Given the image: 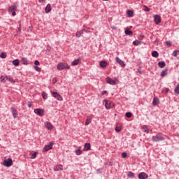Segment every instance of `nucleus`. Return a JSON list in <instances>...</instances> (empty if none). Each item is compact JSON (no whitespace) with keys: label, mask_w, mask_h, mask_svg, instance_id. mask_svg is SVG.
Masks as SVG:
<instances>
[{"label":"nucleus","mask_w":179,"mask_h":179,"mask_svg":"<svg viewBox=\"0 0 179 179\" xmlns=\"http://www.w3.org/2000/svg\"><path fill=\"white\" fill-rule=\"evenodd\" d=\"M12 13V16H16V12L15 11H13Z\"/></svg>","instance_id":"3c124183"},{"label":"nucleus","mask_w":179,"mask_h":179,"mask_svg":"<svg viewBox=\"0 0 179 179\" xmlns=\"http://www.w3.org/2000/svg\"><path fill=\"white\" fill-rule=\"evenodd\" d=\"M125 116H126L127 118H131V117H132V113H130V112H127V113H126Z\"/></svg>","instance_id":"ea45409f"},{"label":"nucleus","mask_w":179,"mask_h":179,"mask_svg":"<svg viewBox=\"0 0 179 179\" xmlns=\"http://www.w3.org/2000/svg\"><path fill=\"white\" fill-rule=\"evenodd\" d=\"M127 15L129 17H132V16H134V11L131 10H127Z\"/></svg>","instance_id":"c756f323"},{"label":"nucleus","mask_w":179,"mask_h":179,"mask_svg":"<svg viewBox=\"0 0 179 179\" xmlns=\"http://www.w3.org/2000/svg\"><path fill=\"white\" fill-rule=\"evenodd\" d=\"M63 167L62 164H59L57 165L55 168H54V171H59L61 170H62Z\"/></svg>","instance_id":"412c9836"},{"label":"nucleus","mask_w":179,"mask_h":179,"mask_svg":"<svg viewBox=\"0 0 179 179\" xmlns=\"http://www.w3.org/2000/svg\"><path fill=\"white\" fill-rule=\"evenodd\" d=\"M167 92H169V88H166V93H167Z\"/></svg>","instance_id":"4d7b16f0"},{"label":"nucleus","mask_w":179,"mask_h":179,"mask_svg":"<svg viewBox=\"0 0 179 179\" xmlns=\"http://www.w3.org/2000/svg\"><path fill=\"white\" fill-rule=\"evenodd\" d=\"M20 64V61H19L18 59H16L13 61V65H14L15 66H19Z\"/></svg>","instance_id":"5701e85b"},{"label":"nucleus","mask_w":179,"mask_h":179,"mask_svg":"<svg viewBox=\"0 0 179 179\" xmlns=\"http://www.w3.org/2000/svg\"><path fill=\"white\" fill-rule=\"evenodd\" d=\"M143 10H144L145 12H150V8H149L148 6H143Z\"/></svg>","instance_id":"f704fd0d"},{"label":"nucleus","mask_w":179,"mask_h":179,"mask_svg":"<svg viewBox=\"0 0 179 179\" xmlns=\"http://www.w3.org/2000/svg\"><path fill=\"white\" fill-rule=\"evenodd\" d=\"M160 103V101L159 100V98L154 97L152 101V106H157Z\"/></svg>","instance_id":"f3484780"},{"label":"nucleus","mask_w":179,"mask_h":179,"mask_svg":"<svg viewBox=\"0 0 179 179\" xmlns=\"http://www.w3.org/2000/svg\"><path fill=\"white\" fill-rule=\"evenodd\" d=\"M18 23H19V26H20L22 21H19Z\"/></svg>","instance_id":"6e6d98bb"},{"label":"nucleus","mask_w":179,"mask_h":179,"mask_svg":"<svg viewBox=\"0 0 179 179\" xmlns=\"http://www.w3.org/2000/svg\"><path fill=\"white\" fill-rule=\"evenodd\" d=\"M103 101L105 102V107L107 110H110L114 107V103L113 101H107L106 99H104Z\"/></svg>","instance_id":"39448f33"},{"label":"nucleus","mask_w":179,"mask_h":179,"mask_svg":"<svg viewBox=\"0 0 179 179\" xmlns=\"http://www.w3.org/2000/svg\"><path fill=\"white\" fill-rule=\"evenodd\" d=\"M45 125L47 129H49V131H51V129H52V124H51V123L50 122H46L45 123Z\"/></svg>","instance_id":"a211bd4d"},{"label":"nucleus","mask_w":179,"mask_h":179,"mask_svg":"<svg viewBox=\"0 0 179 179\" xmlns=\"http://www.w3.org/2000/svg\"><path fill=\"white\" fill-rule=\"evenodd\" d=\"M167 71L168 69H165V70H163L162 72H161V77L162 78H164V76H166L167 75Z\"/></svg>","instance_id":"bb28decb"},{"label":"nucleus","mask_w":179,"mask_h":179,"mask_svg":"<svg viewBox=\"0 0 179 179\" xmlns=\"http://www.w3.org/2000/svg\"><path fill=\"white\" fill-rule=\"evenodd\" d=\"M177 50H174L173 52V57H177Z\"/></svg>","instance_id":"a18cd8bd"},{"label":"nucleus","mask_w":179,"mask_h":179,"mask_svg":"<svg viewBox=\"0 0 179 179\" xmlns=\"http://www.w3.org/2000/svg\"><path fill=\"white\" fill-rule=\"evenodd\" d=\"M127 177L132 178L135 177V174H134L133 172L129 171L127 174Z\"/></svg>","instance_id":"72a5a7b5"},{"label":"nucleus","mask_w":179,"mask_h":179,"mask_svg":"<svg viewBox=\"0 0 179 179\" xmlns=\"http://www.w3.org/2000/svg\"><path fill=\"white\" fill-rule=\"evenodd\" d=\"M121 129H122L121 127H115L116 132H121Z\"/></svg>","instance_id":"79ce46f5"},{"label":"nucleus","mask_w":179,"mask_h":179,"mask_svg":"<svg viewBox=\"0 0 179 179\" xmlns=\"http://www.w3.org/2000/svg\"><path fill=\"white\" fill-rule=\"evenodd\" d=\"M116 62L117 64H119V65H120V66H122L124 68V66H125V63L124 62V61L121 60V59H120V57H116Z\"/></svg>","instance_id":"4468645a"},{"label":"nucleus","mask_w":179,"mask_h":179,"mask_svg":"<svg viewBox=\"0 0 179 179\" xmlns=\"http://www.w3.org/2000/svg\"><path fill=\"white\" fill-rule=\"evenodd\" d=\"M8 76H1L0 77V82H1L2 83H5V82H6V80H8Z\"/></svg>","instance_id":"dca6fc26"},{"label":"nucleus","mask_w":179,"mask_h":179,"mask_svg":"<svg viewBox=\"0 0 179 179\" xmlns=\"http://www.w3.org/2000/svg\"><path fill=\"white\" fill-rule=\"evenodd\" d=\"M142 44V42L141 41H134L133 45H141Z\"/></svg>","instance_id":"7c9ffc66"},{"label":"nucleus","mask_w":179,"mask_h":179,"mask_svg":"<svg viewBox=\"0 0 179 179\" xmlns=\"http://www.w3.org/2000/svg\"><path fill=\"white\" fill-rule=\"evenodd\" d=\"M22 62L23 65H29V62H27V59L25 57L22 58Z\"/></svg>","instance_id":"c85d7f7f"},{"label":"nucleus","mask_w":179,"mask_h":179,"mask_svg":"<svg viewBox=\"0 0 179 179\" xmlns=\"http://www.w3.org/2000/svg\"><path fill=\"white\" fill-rule=\"evenodd\" d=\"M34 64L35 65H40V62H38V60H36L35 62H34Z\"/></svg>","instance_id":"49530a36"},{"label":"nucleus","mask_w":179,"mask_h":179,"mask_svg":"<svg viewBox=\"0 0 179 179\" xmlns=\"http://www.w3.org/2000/svg\"><path fill=\"white\" fill-rule=\"evenodd\" d=\"M8 80H9V82H10V83H15V80H13V78H12L10 76H8Z\"/></svg>","instance_id":"a19ab883"},{"label":"nucleus","mask_w":179,"mask_h":179,"mask_svg":"<svg viewBox=\"0 0 179 179\" xmlns=\"http://www.w3.org/2000/svg\"><path fill=\"white\" fill-rule=\"evenodd\" d=\"M11 113L13 115V118L16 119L18 117L17 110L15 107H11Z\"/></svg>","instance_id":"9b49d317"},{"label":"nucleus","mask_w":179,"mask_h":179,"mask_svg":"<svg viewBox=\"0 0 179 179\" xmlns=\"http://www.w3.org/2000/svg\"><path fill=\"white\" fill-rule=\"evenodd\" d=\"M166 45H167L168 47H171V42L170 41H166L165 42Z\"/></svg>","instance_id":"c03bdc74"},{"label":"nucleus","mask_w":179,"mask_h":179,"mask_svg":"<svg viewBox=\"0 0 179 179\" xmlns=\"http://www.w3.org/2000/svg\"><path fill=\"white\" fill-rule=\"evenodd\" d=\"M158 66L159 67V68H161V69H163V68H164L165 66H166V62H159V63H158Z\"/></svg>","instance_id":"b1692460"},{"label":"nucleus","mask_w":179,"mask_h":179,"mask_svg":"<svg viewBox=\"0 0 179 179\" xmlns=\"http://www.w3.org/2000/svg\"><path fill=\"white\" fill-rule=\"evenodd\" d=\"M42 97L44 99V100H47V99H48V94L45 92H43Z\"/></svg>","instance_id":"473e14b6"},{"label":"nucleus","mask_w":179,"mask_h":179,"mask_svg":"<svg viewBox=\"0 0 179 179\" xmlns=\"http://www.w3.org/2000/svg\"><path fill=\"white\" fill-rule=\"evenodd\" d=\"M80 61H82V57H78L77 59H75L71 62L72 66H76V65H78Z\"/></svg>","instance_id":"f8f14e48"},{"label":"nucleus","mask_w":179,"mask_h":179,"mask_svg":"<svg viewBox=\"0 0 179 179\" xmlns=\"http://www.w3.org/2000/svg\"><path fill=\"white\" fill-rule=\"evenodd\" d=\"M84 31H86V33H90V29L88 28L87 30L84 29Z\"/></svg>","instance_id":"8fccbe9b"},{"label":"nucleus","mask_w":179,"mask_h":179,"mask_svg":"<svg viewBox=\"0 0 179 179\" xmlns=\"http://www.w3.org/2000/svg\"><path fill=\"white\" fill-rule=\"evenodd\" d=\"M40 179H44V178H41Z\"/></svg>","instance_id":"13d9d810"},{"label":"nucleus","mask_w":179,"mask_h":179,"mask_svg":"<svg viewBox=\"0 0 179 179\" xmlns=\"http://www.w3.org/2000/svg\"><path fill=\"white\" fill-rule=\"evenodd\" d=\"M37 155H38V152H35L34 154L31 155V159H36V157H37Z\"/></svg>","instance_id":"c9c22d12"},{"label":"nucleus","mask_w":179,"mask_h":179,"mask_svg":"<svg viewBox=\"0 0 179 179\" xmlns=\"http://www.w3.org/2000/svg\"><path fill=\"white\" fill-rule=\"evenodd\" d=\"M164 137H163V134L162 133L157 134L156 136H153L152 137V142H160V141H164Z\"/></svg>","instance_id":"f257e3e1"},{"label":"nucleus","mask_w":179,"mask_h":179,"mask_svg":"<svg viewBox=\"0 0 179 179\" xmlns=\"http://www.w3.org/2000/svg\"><path fill=\"white\" fill-rule=\"evenodd\" d=\"M106 93H107V91H106V90L102 91V92H101L102 96H104V94H106Z\"/></svg>","instance_id":"09e8293b"},{"label":"nucleus","mask_w":179,"mask_h":179,"mask_svg":"<svg viewBox=\"0 0 179 179\" xmlns=\"http://www.w3.org/2000/svg\"><path fill=\"white\" fill-rule=\"evenodd\" d=\"M103 1H108V0H103Z\"/></svg>","instance_id":"bf43d9fd"},{"label":"nucleus","mask_w":179,"mask_h":179,"mask_svg":"<svg viewBox=\"0 0 179 179\" xmlns=\"http://www.w3.org/2000/svg\"><path fill=\"white\" fill-rule=\"evenodd\" d=\"M34 112L37 115H39V117H43L44 115V110L43 109L36 108V109H34Z\"/></svg>","instance_id":"1a4fd4ad"},{"label":"nucleus","mask_w":179,"mask_h":179,"mask_svg":"<svg viewBox=\"0 0 179 179\" xmlns=\"http://www.w3.org/2000/svg\"><path fill=\"white\" fill-rule=\"evenodd\" d=\"M145 132H146V134H149V129H146Z\"/></svg>","instance_id":"864d4df0"},{"label":"nucleus","mask_w":179,"mask_h":179,"mask_svg":"<svg viewBox=\"0 0 179 179\" xmlns=\"http://www.w3.org/2000/svg\"><path fill=\"white\" fill-rule=\"evenodd\" d=\"M83 31H85V29L77 31L76 34V37L79 38V37H80L82 36V34H83Z\"/></svg>","instance_id":"4be33fe9"},{"label":"nucleus","mask_w":179,"mask_h":179,"mask_svg":"<svg viewBox=\"0 0 179 179\" xmlns=\"http://www.w3.org/2000/svg\"><path fill=\"white\" fill-rule=\"evenodd\" d=\"M92 118H93V115H91L90 116H88L87 117V120L85 121V125L87 126L90 122H92Z\"/></svg>","instance_id":"2eb2a0df"},{"label":"nucleus","mask_w":179,"mask_h":179,"mask_svg":"<svg viewBox=\"0 0 179 179\" xmlns=\"http://www.w3.org/2000/svg\"><path fill=\"white\" fill-rule=\"evenodd\" d=\"M84 150H85V152H87V151L90 150V143H86L84 145Z\"/></svg>","instance_id":"6ab92c4d"},{"label":"nucleus","mask_w":179,"mask_h":179,"mask_svg":"<svg viewBox=\"0 0 179 179\" xmlns=\"http://www.w3.org/2000/svg\"><path fill=\"white\" fill-rule=\"evenodd\" d=\"M57 83V78H53V82H52V83L54 84V83Z\"/></svg>","instance_id":"603ef678"},{"label":"nucleus","mask_w":179,"mask_h":179,"mask_svg":"<svg viewBox=\"0 0 179 179\" xmlns=\"http://www.w3.org/2000/svg\"><path fill=\"white\" fill-rule=\"evenodd\" d=\"M50 10H51V4L48 3L47 4L45 8V13H50Z\"/></svg>","instance_id":"aec40b11"},{"label":"nucleus","mask_w":179,"mask_h":179,"mask_svg":"<svg viewBox=\"0 0 179 179\" xmlns=\"http://www.w3.org/2000/svg\"><path fill=\"white\" fill-rule=\"evenodd\" d=\"M28 107H31V106H33V103H31V101H29L28 104H27Z\"/></svg>","instance_id":"de8ad7c7"},{"label":"nucleus","mask_w":179,"mask_h":179,"mask_svg":"<svg viewBox=\"0 0 179 179\" xmlns=\"http://www.w3.org/2000/svg\"><path fill=\"white\" fill-rule=\"evenodd\" d=\"M17 6H19L17 5V2H15V3H14L13 6H11L8 7V11L10 13H12V12H15V11L17 10Z\"/></svg>","instance_id":"0eeeda50"},{"label":"nucleus","mask_w":179,"mask_h":179,"mask_svg":"<svg viewBox=\"0 0 179 179\" xmlns=\"http://www.w3.org/2000/svg\"><path fill=\"white\" fill-rule=\"evenodd\" d=\"M34 68L37 72H41V68L38 67V66H34Z\"/></svg>","instance_id":"e433bc0d"},{"label":"nucleus","mask_w":179,"mask_h":179,"mask_svg":"<svg viewBox=\"0 0 179 179\" xmlns=\"http://www.w3.org/2000/svg\"><path fill=\"white\" fill-rule=\"evenodd\" d=\"M52 146H54V142H50L49 145H45L42 152H48V150H51V149H52Z\"/></svg>","instance_id":"6e6552de"},{"label":"nucleus","mask_w":179,"mask_h":179,"mask_svg":"<svg viewBox=\"0 0 179 179\" xmlns=\"http://www.w3.org/2000/svg\"><path fill=\"white\" fill-rule=\"evenodd\" d=\"M39 2L43 3V2H45V0H39Z\"/></svg>","instance_id":"5fc2aeb1"},{"label":"nucleus","mask_w":179,"mask_h":179,"mask_svg":"<svg viewBox=\"0 0 179 179\" xmlns=\"http://www.w3.org/2000/svg\"><path fill=\"white\" fill-rule=\"evenodd\" d=\"M50 93L52 94V96L55 97V99H57L59 101H62V96L59 93L57 92L50 91Z\"/></svg>","instance_id":"423d86ee"},{"label":"nucleus","mask_w":179,"mask_h":179,"mask_svg":"<svg viewBox=\"0 0 179 179\" xmlns=\"http://www.w3.org/2000/svg\"><path fill=\"white\" fill-rule=\"evenodd\" d=\"M124 33L127 36H132L134 34V32L128 29L124 31Z\"/></svg>","instance_id":"393cba45"},{"label":"nucleus","mask_w":179,"mask_h":179,"mask_svg":"<svg viewBox=\"0 0 179 179\" xmlns=\"http://www.w3.org/2000/svg\"><path fill=\"white\" fill-rule=\"evenodd\" d=\"M13 164V161L12 160V158H8L7 159H4L3 162V166H5V167H10Z\"/></svg>","instance_id":"20e7f679"},{"label":"nucleus","mask_w":179,"mask_h":179,"mask_svg":"<svg viewBox=\"0 0 179 179\" xmlns=\"http://www.w3.org/2000/svg\"><path fill=\"white\" fill-rule=\"evenodd\" d=\"M106 83H108V85H112L113 86H114L115 85H117L115 82H118V78H115V80H113L111 79V78L107 77L106 78Z\"/></svg>","instance_id":"7ed1b4c3"},{"label":"nucleus","mask_w":179,"mask_h":179,"mask_svg":"<svg viewBox=\"0 0 179 179\" xmlns=\"http://www.w3.org/2000/svg\"><path fill=\"white\" fill-rule=\"evenodd\" d=\"M154 20L156 24H159L162 22V18L159 15H154Z\"/></svg>","instance_id":"9d476101"},{"label":"nucleus","mask_w":179,"mask_h":179,"mask_svg":"<svg viewBox=\"0 0 179 179\" xmlns=\"http://www.w3.org/2000/svg\"><path fill=\"white\" fill-rule=\"evenodd\" d=\"M174 92H175L176 94H179V83L175 87Z\"/></svg>","instance_id":"2f4dec72"},{"label":"nucleus","mask_w":179,"mask_h":179,"mask_svg":"<svg viewBox=\"0 0 179 179\" xmlns=\"http://www.w3.org/2000/svg\"><path fill=\"white\" fill-rule=\"evenodd\" d=\"M76 155H77V156H80V155H82V150H80V149H78L76 150Z\"/></svg>","instance_id":"4c0bfd02"},{"label":"nucleus","mask_w":179,"mask_h":179,"mask_svg":"<svg viewBox=\"0 0 179 179\" xmlns=\"http://www.w3.org/2000/svg\"><path fill=\"white\" fill-rule=\"evenodd\" d=\"M127 156H128V154H127V152L122 153V157H123V159L127 158Z\"/></svg>","instance_id":"37998d69"},{"label":"nucleus","mask_w":179,"mask_h":179,"mask_svg":"<svg viewBox=\"0 0 179 179\" xmlns=\"http://www.w3.org/2000/svg\"><path fill=\"white\" fill-rule=\"evenodd\" d=\"M57 68L58 71H62L64 69H70L69 66L66 63H59L57 64Z\"/></svg>","instance_id":"f03ea898"},{"label":"nucleus","mask_w":179,"mask_h":179,"mask_svg":"<svg viewBox=\"0 0 179 179\" xmlns=\"http://www.w3.org/2000/svg\"><path fill=\"white\" fill-rule=\"evenodd\" d=\"M152 57H153L154 58H157V57H159V52H157V51L155 50L152 52Z\"/></svg>","instance_id":"cd10ccee"},{"label":"nucleus","mask_w":179,"mask_h":179,"mask_svg":"<svg viewBox=\"0 0 179 179\" xmlns=\"http://www.w3.org/2000/svg\"><path fill=\"white\" fill-rule=\"evenodd\" d=\"M0 58H3V59L6 58V52H1L0 55Z\"/></svg>","instance_id":"58836bf2"},{"label":"nucleus","mask_w":179,"mask_h":179,"mask_svg":"<svg viewBox=\"0 0 179 179\" xmlns=\"http://www.w3.org/2000/svg\"><path fill=\"white\" fill-rule=\"evenodd\" d=\"M100 66H101V68H106V66H107V62L101 61L100 62Z\"/></svg>","instance_id":"a878e982"},{"label":"nucleus","mask_w":179,"mask_h":179,"mask_svg":"<svg viewBox=\"0 0 179 179\" xmlns=\"http://www.w3.org/2000/svg\"><path fill=\"white\" fill-rule=\"evenodd\" d=\"M148 177H149V176H148V173L145 172H141L138 174L139 179H146Z\"/></svg>","instance_id":"ddd939ff"}]
</instances>
